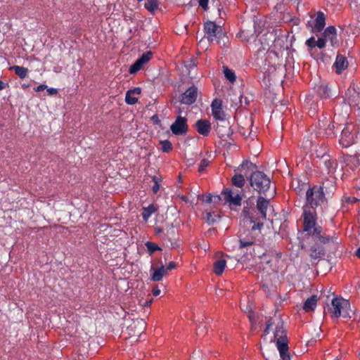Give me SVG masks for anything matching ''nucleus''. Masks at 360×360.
<instances>
[{
  "mask_svg": "<svg viewBox=\"0 0 360 360\" xmlns=\"http://www.w3.org/2000/svg\"><path fill=\"white\" fill-rule=\"evenodd\" d=\"M243 103L245 104V106L248 105L249 101L246 97H243L242 95H240L238 96V102L234 104H232L231 106L238 108L242 107Z\"/></svg>",
  "mask_w": 360,
  "mask_h": 360,
  "instance_id": "37",
  "label": "nucleus"
},
{
  "mask_svg": "<svg viewBox=\"0 0 360 360\" xmlns=\"http://www.w3.org/2000/svg\"><path fill=\"white\" fill-rule=\"evenodd\" d=\"M152 292L154 296H158L160 294V290L156 286L153 288Z\"/></svg>",
  "mask_w": 360,
  "mask_h": 360,
  "instance_id": "55",
  "label": "nucleus"
},
{
  "mask_svg": "<svg viewBox=\"0 0 360 360\" xmlns=\"http://www.w3.org/2000/svg\"><path fill=\"white\" fill-rule=\"evenodd\" d=\"M336 31V28L334 26H329L324 30L323 34V37L327 39L328 37L333 36V38H335L337 34Z\"/></svg>",
  "mask_w": 360,
  "mask_h": 360,
  "instance_id": "34",
  "label": "nucleus"
},
{
  "mask_svg": "<svg viewBox=\"0 0 360 360\" xmlns=\"http://www.w3.org/2000/svg\"><path fill=\"white\" fill-rule=\"evenodd\" d=\"M294 1H297L299 4L302 0H294Z\"/></svg>",
  "mask_w": 360,
  "mask_h": 360,
  "instance_id": "64",
  "label": "nucleus"
},
{
  "mask_svg": "<svg viewBox=\"0 0 360 360\" xmlns=\"http://www.w3.org/2000/svg\"><path fill=\"white\" fill-rule=\"evenodd\" d=\"M231 183L237 188H243L245 183L244 176L240 174H234L231 178Z\"/></svg>",
  "mask_w": 360,
  "mask_h": 360,
  "instance_id": "28",
  "label": "nucleus"
},
{
  "mask_svg": "<svg viewBox=\"0 0 360 360\" xmlns=\"http://www.w3.org/2000/svg\"><path fill=\"white\" fill-rule=\"evenodd\" d=\"M276 341L277 349L282 360H290L287 338H278Z\"/></svg>",
  "mask_w": 360,
  "mask_h": 360,
  "instance_id": "11",
  "label": "nucleus"
},
{
  "mask_svg": "<svg viewBox=\"0 0 360 360\" xmlns=\"http://www.w3.org/2000/svg\"><path fill=\"white\" fill-rule=\"evenodd\" d=\"M153 271L151 273V277L150 279L153 281H160L163 276L166 275L167 270H165V267L163 264H162L160 267H158L156 269H153V268H151L150 271Z\"/></svg>",
  "mask_w": 360,
  "mask_h": 360,
  "instance_id": "20",
  "label": "nucleus"
},
{
  "mask_svg": "<svg viewBox=\"0 0 360 360\" xmlns=\"http://www.w3.org/2000/svg\"><path fill=\"white\" fill-rule=\"evenodd\" d=\"M270 205V200L263 196H259L257 200V209L263 219L266 218V211Z\"/></svg>",
  "mask_w": 360,
  "mask_h": 360,
  "instance_id": "16",
  "label": "nucleus"
},
{
  "mask_svg": "<svg viewBox=\"0 0 360 360\" xmlns=\"http://www.w3.org/2000/svg\"><path fill=\"white\" fill-rule=\"evenodd\" d=\"M176 266V263L174 262H171L167 266V267L165 268V270H167V272L168 271H171V270L175 269Z\"/></svg>",
  "mask_w": 360,
  "mask_h": 360,
  "instance_id": "49",
  "label": "nucleus"
},
{
  "mask_svg": "<svg viewBox=\"0 0 360 360\" xmlns=\"http://www.w3.org/2000/svg\"><path fill=\"white\" fill-rule=\"evenodd\" d=\"M152 120L153 121L154 123H158L160 122L158 117L157 115H153L152 117Z\"/></svg>",
  "mask_w": 360,
  "mask_h": 360,
  "instance_id": "60",
  "label": "nucleus"
},
{
  "mask_svg": "<svg viewBox=\"0 0 360 360\" xmlns=\"http://www.w3.org/2000/svg\"><path fill=\"white\" fill-rule=\"evenodd\" d=\"M131 94H140L141 93V89L140 87H136L134 89L128 90Z\"/></svg>",
  "mask_w": 360,
  "mask_h": 360,
  "instance_id": "50",
  "label": "nucleus"
},
{
  "mask_svg": "<svg viewBox=\"0 0 360 360\" xmlns=\"http://www.w3.org/2000/svg\"><path fill=\"white\" fill-rule=\"evenodd\" d=\"M179 198L181 200H183L184 202H188V198H187L186 196H185V195H179Z\"/></svg>",
  "mask_w": 360,
  "mask_h": 360,
  "instance_id": "58",
  "label": "nucleus"
},
{
  "mask_svg": "<svg viewBox=\"0 0 360 360\" xmlns=\"http://www.w3.org/2000/svg\"><path fill=\"white\" fill-rule=\"evenodd\" d=\"M47 91L49 92V94L50 95H54V94H56L58 93V90L56 89H54V88L48 89Z\"/></svg>",
  "mask_w": 360,
  "mask_h": 360,
  "instance_id": "57",
  "label": "nucleus"
},
{
  "mask_svg": "<svg viewBox=\"0 0 360 360\" xmlns=\"http://www.w3.org/2000/svg\"><path fill=\"white\" fill-rule=\"evenodd\" d=\"M10 70H13L15 73L20 78L24 79L27 77L28 69L19 65H13L10 68Z\"/></svg>",
  "mask_w": 360,
  "mask_h": 360,
  "instance_id": "31",
  "label": "nucleus"
},
{
  "mask_svg": "<svg viewBox=\"0 0 360 360\" xmlns=\"http://www.w3.org/2000/svg\"><path fill=\"white\" fill-rule=\"evenodd\" d=\"M225 202L229 203V206H240L241 205L242 197L237 192L235 193L232 188H226L221 192Z\"/></svg>",
  "mask_w": 360,
  "mask_h": 360,
  "instance_id": "7",
  "label": "nucleus"
},
{
  "mask_svg": "<svg viewBox=\"0 0 360 360\" xmlns=\"http://www.w3.org/2000/svg\"><path fill=\"white\" fill-rule=\"evenodd\" d=\"M239 248L243 249L245 248L252 246L255 243V237L252 236L250 232L245 236L240 234L239 236Z\"/></svg>",
  "mask_w": 360,
  "mask_h": 360,
  "instance_id": "18",
  "label": "nucleus"
},
{
  "mask_svg": "<svg viewBox=\"0 0 360 360\" xmlns=\"http://www.w3.org/2000/svg\"><path fill=\"white\" fill-rule=\"evenodd\" d=\"M326 40H329L330 41L331 45L335 46L337 43V34L335 35V38H333V36H331L330 37H328Z\"/></svg>",
  "mask_w": 360,
  "mask_h": 360,
  "instance_id": "52",
  "label": "nucleus"
},
{
  "mask_svg": "<svg viewBox=\"0 0 360 360\" xmlns=\"http://www.w3.org/2000/svg\"><path fill=\"white\" fill-rule=\"evenodd\" d=\"M198 89L192 85L180 96V102L185 105H191L196 101Z\"/></svg>",
  "mask_w": 360,
  "mask_h": 360,
  "instance_id": "9",
  "label": "nucleus"
},
{
  "mask_svg": "<svg viewBox=\"0 0 360 360\" xmlns=\"http://www.w3.org/2000/svg\"><path fill=\"white\" fill-rule=\"evenodd\" d=\"M210 162L207 159H202L198 167V172L202 173L205 168L210 165Z\"/></svg>",
  "mask_w": 360,
  "mask_h": 360,
  "instance_id": "41",
  "label": "nucleus"
},
{
  "mask_svg": "<svg viewBox=\"0 0 360 360\" xmlns=\"http://www.w3.org/2000/svg\"><path fill=\"white\" fill-rule=\"evenodd\" d=\"M226 265V261L224 259H220L217 260L214 263V272L216 275L219 276L221 275L224 271V269Z\"/></svg>",
  "mask_w": 360,
  "mask_h": 360,
  "instance_id": "26",
  "label": "nucleus"
},
{
  "mask_svg": "<svg viewBox=\"0 0 360 360\" xmlns=\"http://www.w3.org/2000/svg\"><path fill=\"white\" fill-rule=\"evenodd\" d=\"M306 45L310 48L316 47V40L314 37H310L306 41Z\"/></svg>",
  "mask_w": 360,
  "mask_h": 360,
  "instance_id": "43",
  "label": "nucleus"
},
{
  "mask_svg": "<svg viewBox=\"0 0 360 360\" xmlns=\"http://www.w3.org/2000/svg\"><path fill=\"white\" fill-rule=\"evenodd\" d=\"M204 30L207 35V39L210 42L215 41L217 44H221L222 41L224 44L226 43L225 40H228L221 27L214 22L209 21L205 23Z\"/></svg>",
  "mask_w": 360,
  "mask_h": 360,
  "instance_id": "3",
  "label": "nucleus"
},
{
  "mask_svg": "<svg viewBox=\"0 0 360 360\" xmlns=\"http://www.w3.org/2000/svg\"><path fill=\"white\" fill-rule=\"evenodd\" d=\"M253 165L252 162L248 161V160H245L242 162V164L240 165V167L241 169H245V168H249V167H252Z\"/></svg>",
  "mask_w": 360,
  "mask_h": 360,
  "instance_id": "48",
  "label": "nucleus"
},
{
  "mask_svg": "<svg viewBox=\"0 0 360 360\" xmlns=\"http://www.w3.org/2000/svg\"><path fill=\"white\" fill-rule=\"evenodd\" d=\"M170 129L174 135L186 134L188 130L187 119L184 117L178 116L174 122L170 126Z\"/></svg>",
  "mask_w": 360,
  "mask_h": 360,
  "instance_id": "8",
  "label": "nucleus"
},
{
  "mask_svg": "<svg viewBox=\"0 0 360 360\" xmlns=\"http://www.w3.org/2000/svg\"><path fill=\"white\" fill-rule=\"evenodd\" d=\"M326 38H319L317 41H316V46L319 49H323L326 46Z\"/></svg>",
  "mask_w": 360,
  "mask_h": 360,
  "instance_id": "42",
  "label": "nucleus"
},
{
  "mask_svg": "<svg viewBox=\"0 0 360 360\" xmlns=\"http://www.w3.org/2000/svg\"><path fill=\"white\" fill-rule=\"evenodd\" d=\"M6 86V84L2 82L1 80H0V91L4 89Z\"/></svg>",
  "mask_w": 360,
  "mask_h": 360,
  "instance_id": "59",
  "label": "nucleus"
},
{
  "mask_svg": "<svg viewBox=\"0 0 360 360\" xmlns=\"http://www.w3.org/2000/svg\"><path fill=\"white\" fill-rule=\"evenodd\" d=\"M274 340H277L278 338H287L286 332L283 328V324L282 322H279L276 327L275 332L274 333Z\"/></svg>",
  "mask_w": 360,
  "mask_h": 360,
  "instance_id": "29",
  "label": "nucleus"
},
{
  "mask_svg": "<svg viewBox=\"0 0 360 360\" xmlns=\"http://www.w3.org/2000/svg\"><path fill=\"white\" fill-rule=\"evenodd\" d=\"M310 250V257L313 259L321 258L325 255V250L321 245H314Z\"/></svg>",
  "mask_w": 360,
  "mask_h": 360,
  "instance_id": "25",
  "label": "nucleus"
},
{
  "mask_svg": "<svg viewBox=\"0 0 360 360\" xmlns=\"http://www.w3.org/2000/svg\"><path fill=\"white\" fill-rule=\"evenodd\" d=\"M202 200L206 203H212L213 202V195L212 194H209L207 195H202Z\"/></svg>",
  "mask_w": 360,
  "mask_h": 360,
  "instance_id": "45",
  "label": "nucleus"
},
{
  "mask_svg": "<svg viewBox=\"0 0 360 360\" xmlns=\"http://www.w3.org/2000/svg\"><path fill=\"white\" fill-rule=\"evenodd\" d=\"M151 303H152V300H146L144 303L142 304V305L147 307V306H150Z\"/></svg>",
  "mask_w": 360,
  "mask_h": 360,
  "instance_id": "61",
  "label": "nucleus"
},
{
  "mask_svg": "<svg viewBox=\"0 0 360 360\" xmlns=\"http://www.w3.org/2000/svg\"><path fill=\"white\" fill-rule=\"evenodd\" d=\"M354 128L353 125L349 124L342 130L339 143L343 148H348L354 143L355 134L352 132Z\"/></svg>",
  "mask_w": 360,
  "mask_h": 360,
  "instance_id": "6",
  "label": "nucleus"
},
{
  "mask_svg": "<svg viewBox=\"0 0 360 360\" xmlns=\"http://www.w3.org/2000/svg\"><path fill=\"white\" fill-rule=\"evenodd\" d=\"M164 238L167 245L169 243L171 247L174 248L177 245L173 224H171L170 227L167 230V234Z\"/></svg>",
  "mask_w": 360,
  "mask_h": 360,
  "instance_id": "24",
  "label": "nucleus"
},
{
  "mask_svg": "<svg viewBox=\"0 0 360 360\" xmlns=\"http://www.w3.org/2000/svg\"><path fill=\"white\" fill-rule=\"evenodd\" d=\"M162 232V229H156V233H160Z\"/></svg>",
  "mask_w": 360,
  "mask_h": 360,
  "instance_id": "63",
  "label": "nucleus"
},
{
  "mask_svg": "<svg viewBox=\"0 0 360 360\" xmlns=\"http://www.w3.org/2000/svg\"><path fill=\"white\" fill-rule=\"evenodd\" d=\"M347 306H349L347 300L340 297H334L331 302V307L328 308V312L331 314L332 317L338 318L341 315L345 316L343 309Z\"/></svg>",
  "mask_w": 360,
  "mask_h": 360,
  "instance_id": "5",
  "label": "nucleus"
},
{
  "mask_svg": "<svg viewBox=\"0 0 360 360\" xmlns=\"http://www.w3.org/2000/svg\"><path fill=\"white\" fill-rule=\"evenodd\" d=\"M262 353L266 360H276V354L274 349L272 350L267 349L266 353L264 352Z\"/></svg>",
  "mask_w": 360,
  "mask_h": 360,
  "instance_id": "38",
  "label": "nucleus"
},
{
  "mask_svg": "<svg viewBox=\"0 0 360 360\" xmlns=\"http://www.w3.org/2000/svg\"><path fill=\"white\" fill-rule=\"evenodd\" d=\"M335 124L332 122L330 117L323 116L322 119H320L318 122L316 133L320 136H332L335 134Z\"/></svg>",
  "mask_w": 360,
  "mask_h": 360,
  "instance_id": "4",
  "label": "nucleus"
},
{
  "mask_svg": "<svg viewBox=\"0 0 360 360\" xmlns=\"http://www.w3.org/2000/svg\"><path fill=\"white\" fill-rule=\"evenodd\" d=\"M262 226H263V224H262V223L255 224L252 226L251 230H252V231H255V230H257V229H259Z\"/></svg>",
  "mask_w": 360,
  "mask_h": 360,
  "instance_id": "56",
  "label": "nucleus"
},
{
  "mask_svg": "<svg viewBox=\"0 0 360 360\" xmlns=\"http://www.w3.org/2000/svg\"><path fill=\"white\" fill-rule=\"evenodd\" d=\"M221 195H213V203H218L219 202L221 201Z\"/></svg>",
  "mask_w": 360,
  "mask_h": 360,
  "instance_id": "54",
  "label": "nucleus"
},
{
  "mask_svg": "<svg viewBox=\"0 0 360 360\" xmlns=\"http://www.w3.org/2000/svg\"><path fill=\"white\" fill-rule=\"evenodd\" d=\"M324 183L322 186H314L309 187L306 191V203L303 206V229L302 234L307 238L314 241L318 240L321 243L326 244L333 240V237L323 233V229L317 224V213L316 207L321 206L326 202L324 193Z\"/></svg>",
  "mask_w": 360,
  "mask_h": 360,
  "instance_id": "1",
  "label": "nucleus"
},
{
  "mask_svg": "<svg viewBox=\"0 0 360 360\" xmlns=\"http://www.w3.org/2000/svg\"><path fill=\"white\" fill-rule=\"evenodd\" d=\"M125 101L129 105H134L138 101V98L133 96L130 91H127Z\"/></svg>",
  "mask_w": 360,
  "mask_h": 360,
  "instance_id": "40",
  "label": "nucleus"
},
{
  "mask_svg": "<svg viewBox=\"0 0 360 360\" xmlns=\"http://www.w3.org/2000/svg\"><path fill=\"white\" fill-rule=\"evenodd\" d=\"M360 153L349 155L345 159L347 166L352 170L355 169L360 165Z\"/></svg>",
  "mask_w": 360,
  "mask_h": 360,
  "instance_id": "22",
  "label": "nucleus"
},
{
  "mask_svg": "<svg viewBox=\"0 0 360 360\" xmlns=\"http://www.w3.org/2000/svg\"><path fill=\"white\" fill-rule=\"evenodd\" d=\"M153 57V53L150 51H146L139 57L135 63L129 68V73L135 74L139 72L145 64H146Z\"/></svg>",
  "mask_w": 360,
  "mask_h": 360,
  "instance_id": "10",
  "label": "nucleus"
},
{
  "mask_svg": "<svg viewBox=\"0 0 360 360\" xmlns=\"http://www.w3.org/2000/svg\"><path fill=\"white\" fill-rule=\"evenodd\" d=\"M205 221L209 224H214L218 219H220V215L217 212H206L204 216Z\"/></svg>",
  "mask_w": 360,
  "mask_h": 360,
  "instance_id": "27",
  "label": "nucleus"
},
{
  "mask_svg": "<svg viewBox=\"0 0 360 360\" xmlns=\"http://www.w3.org/2000/svg\"><path fill=\"white\" fill-rule=\"evenodd\" d=\"M318 297L316 295H313L310 297L307 298L303 304V309L306 312L314 311L316 307Z\"/></svg>",
  "mask_w": 360,
  "mask_h": 360,
  "instance_id": "23",
  "label": "nucleus"
},
{
  "mask_svg": "<svg viewBox=\"0 0 360 360\" xmlns=\"http://www.w3.org/2000/svg\"><path fill=\"white\" fill-rule=\"evenodd\" d=\"M212 113L214 118L219 122L225 120V114L222 110L221 101L214 99L211 105Z\"/></svg>",
  "mask_w": 360,
  "mask_h": 360,
  "instance_id": "14",
  "label": "nucleus"
},
{
  "mask_svg": "<svg viewBox=\"0 0 360 360\" xmlns=\"http://www.w3.org/2000/svg\"><path fill=\"white\" fill-rule=\"evenodd\" d=\"M325 15L322 11H318L316 17L314 20V29L317 32H321L325 27L326 25Z\"/></svg>",
  "mask_w": 360,
  "mask_h": 360,
  "instance_id": "21",
  "label": "nucleus"
},
{
  "mask_svg": "<svg viewBox=\"0 0 360 360\" xmlns=\"http://www.w3.org/2000/svg\"><path fill=\"white\" fill-rule=\"evenodd\" d=\"M160 144L161 145V149L165 153H169L172 150V144L168 140L161 141Z\"/></svg>",
  "mask_w": 360,
  "mask_h": 360,
  "instance_id": "36",
  "label": "nucleus"
},
{
  "mask_svg": "<svg viewBox=\"0 0 360 360\" xmlns=\"http://www.w3.org/2000/svg\"><path fill=\"white\" fill-rule=\"evenodd\" d=\"M345 200L349 203H355L359 200V199L356 197H347L346 198Z\"/></svg>",
  "mask_w": 360,
  "mask_h": 360,
  "instance_id": "51",
  "label": "nucleus"
},
{
  "mask_svg": "<svg viewBox=\"0 0 360 360\" xmlns=\"http://www.w3.org/2000/svg\"><path fill=\"white\" fill-rule=\"evenodd\" d=\"M314 89L321 98H329L332 96L331 90L326 84L317 85Z\"/></svg>",
  "mask_w": 360,
  "mask_h": 360,
  "instance_id": "19",
  "label": "nucleus"
},
{
  "mask_svg": "<svg viewBox=\"0 0 360 360\" xmlns=\"http://www.w3.org/2000/svg\"><path fill=\"white\" fill-rule=\"evenodd\" d=\"M162 179L160 177H158L156 176H154L153 177V186L152 187V191L154 193H157L160 190V183L161 182Z\"/></svg>",
  "mask_w": 360,
  "mask_h": 360,
  "instance_id": "39",
  "label": "nucleus"
},
{
  "mask_svg": "<svg viewBox=\"0 0 360 360\" xmlns=\"http://www.w3.org/2000/svg\"><path fill=\"white\" fill-rule=\"evenodd\" d=\"M196 131L200 134L207 136L211 130L210 122L206 119H201L196 121L195 124Z\"/></svg>",
  "mask_w": 360,
  "mask_h": 360,
  "instance_id": "15",
  "label": "nucleus"
},
{
  "mask_svg": "<svg viewBox=\"0 0 360 360\" xmlns=\"http://www.w3.org/2000/svg\"><path fill=\"white\" fill-rule=\"evenodd\" d=\"M273 323L271 321V319H269L266 323V328L264 330V336L269 334L271 327L272 326Z\"/></svg>",
  "mask_w": 360,
  "mask_h": 360,
  "instance_id": "44",
  "label": "nucleus"
},
{
  "mask_svg": "<svg viewBox=\"0 0 360 360\" xmlns=\"http://www.w3.org/2000/svg\"><path fill=\"white\" fill-rule=\"evenodd\" d=\"M224 74L226 79L230 82L233 83L236 82V76L235 72L228 67H224Z\"/></svg>",
  "mask_w": 360,
  "mask_h": 360,
  "instance_id": "32",
  "label": "nucleus"
},
{
  "mask_svg": "<svg viewBox=\"0 0 360 360\" xmlns=\"http://www.w3.org/2000/svg\"><path fill=\"white\" fill-rule=\"evenodd\" d=\"M142 210L141 216L145 221H147L151 215L157 211V209L151 204L148 207H143Z\"/></svg>",
  "mask_w": 360,
  "mask_h": 360,
  "instance_id": "30",
  "label": "nucleus"
},
{
  "mask_svg": "<svg viewBox=\"0 0 360 360\" xmlns=\"http://www.w3.org/2000/svg\"><path fill=\"white\" fill-rule=\"evenodd\" d=\"M323 164L328 174H333L337 168L338 162L335 160L331 159L330 155L323 154L321 157L320 165Z\"/></svg>",
  "mask_w": 360,
  "mask_h": 360,
  "instance_id": "13",
  "label": "nucleus"
},
{
  "mask_svg": "<svg viewBox=\"0 0 360 360\" xmlns=\"http://www.w3.org/2000/svg\"><path fill=\"white\" fill-rule=\"evenodd\" d=\"M214 129L217 134V136L221 139L229 137L231 134L229 123L226 120H222L220 122H217L214 126Z\"/></svg>",
  "mask_w": 360,
  "mask_h": 360,
  "instance_id": "12",
  "label": "nucleus"
},
{
  "mask_svg": "<svg viewBox=\"0 0 360 360\" xmlns=\"http://www.w3.org/2000/svg\"><path fill=\"white\" fill-rule=\"evenodd\" d=\"M356 255L360 259V247L356 250Z\"/></svg>",
  "mask_w": 360,
  "mask_h": 360,
  "instance_id": "62",
  "label": "nucleus"
},
{
  "mask_svg": "<svg viewBox=\"0 0 360 360\" xmlns=\"http://www.w3.org/2000/svg\"><path fill=\"white\" fill-rule=\"evenodd\" d=\"M208 3L209 0H198L199 6L202 7L204 11H207L208 9Z\"/></svg>",
  "mask_w": 360,
  "mask_h": 360,
  "instance_id": "46",
  "label": "nucleus"
},
{
  "mask_svg": "<svg viewBox=\"0 0 360 360\" xmlns=\"http://www.w3.org/2000/svg\"><path fill=\"white\" fill-rule=\"evenodd\" d=\"M250 186L260 194L266 195L271 185L270 179L262 172H253L248 178Z\"/></svg>",
  "mask_w": 360,
  "mask_h": 360,
  "instance_id": "2",
  "label": "nucleus"
},
{
  "mask_svg": "<svg viewBox=\"0 0 360 360\" xmlns=\"http://www.w3.org/2000/svg\"><path fill=\"white\" fill-rule=\"evenodd\" d=\"M334 66L335 67V72L338 74H340L348 66L347 58L342 55L338 54L336 56Z\"/></svg>",
  "mask_w": 360,
  "mask_h": 360,
  "instance_id": "17",
  "label": "nucleus"
},
{
  "mask_svg": "<svg viewBox=\"0 0 360 360\" xmlns=\"http://www.w3.org/2000/svg\"><path fill=\"white\" fill-rule=\"evenodd\" d=\"M204 329H205V325H204L203 323H200L197 329L198 335H203Z\"/></svg>",
  "mask_w": 360,
  "mask_h": 360,
  "instance_id": "47",
  "label": "nucleus"
},
{
  "mask_svg": "<svg viewBox=\"0 0 360 360\" xmlns=\"http://www.w3.org/2000/svg\"><path fill=\"white\" fill-rule=\"evenodd\" d=\"M145 245L150 255H152L154 252L157 250H161V248L157 244L150 241L146 242Z\"/></svg>",
  "mask_w": 360,
  "mask_h": 360,
  "instance_id": "35",
  "label": "nucleus"
},
{
  "mask_svg": "<svg viewBox=\"0 0 360 360\" xmlns=\"http://www.w3.org/2000/svg\"><path fill=\"white\" fill-rule=\"evenodd\" d=\"M47 88V86L45 85V84H41L38 86H37L36 88H34V90L36 91H44L45 89Z\"/></svg>",
  "mask_w": 360,
  "mask_h": 360,
  "instance_id": "53",
  "label": "nucleus"
},
{
  "mask_svg": "<svg viewBox=\"0 0 360 360\" xmlns=\"http://www.w3.org/2000/svg\"><path fill=\"white\" fill-rule=\"evenodd\" d=\"M145 8L150 13H153L158 8V0H147L145 3Z\"/></svg>",
  "mask_w": 360,
  "mask_h": 360,
  "instance_id": "33",
  "label": "nucleus"
}]
</instances>
